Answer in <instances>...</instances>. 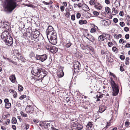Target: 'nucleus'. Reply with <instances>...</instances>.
Masks as SVG:
<instances>
[{
  "label": "nucleus",
  "mask_w": 130,
  "mask_h": 130,
  "mask_svg": "<svg viewBox=\"0 0 130 130\" xmlns=\"http://www.w3.org/2000/svg\"><path fill=\"white\" fill-rule=\"evenodd\" d=\"M34 73L33 74L36 76L39 80H42L44 77L46 75V74L43 71L42 68L36 66L33 67L32 69L31 73Z\"/></svg>",
  "instance_id": "f257e3e1"
},
{
  "label": "nucleus",
  "mask_w": 130,
  "mask_h": 130,
  "mask_svg": "<svg viewBox=\"0 0 130 130\" xmlns=\"http://www.w3.org/2000/svg\"><path fill=\"white\" fill-rule=\"evenodd\" d=\"M5 9L7 11L11 12L16 7L17 3L14 0H5Z\"/></svg>",
  "instance_id": "f03ea898"
},
{
  "label": "nucleus",
  "mask_w": 130,
  "mask_h": 130,
  "mask_svg": "<svg viewBox=\"0 0 130 130\" xmlns=\"http://www.w3.org/2000/svg\"><path fill=\"white\" fill-rule=\"evenodd\" d=\"M30 30L29 32L28 33L26 32H24L23 35V37L25 38V39H27L30 42L33 43H35L37 41L36 40L34 37L33 35V34L32 33H30L29 32L30 31H31L32 30L31 27H29L27 30V32L28 30Z\"/></svg>",
  "instance_id": "7ed1b4c3"
},
{
  "label": "nucleus",
  "mask_w": 130,
  "mask_h": 130,
  "mask_svg": "<svg viewBox=\"0 0 130 130\" xmlns=\"http://www.w3.org/2000/svg\"><path fill=\"white\" fill-rule=\"evenodd\" d=\"M47 37L49 40V38H57V34L54 30L53 27L51 26H49L46 32Z\"/></svg>",
  "instance_id": "20e7f679"
},
{
  "label": "nucleus",
  "mask_w": 130,
  "mask_h": 130,
  "mask_svg": "<svg viewBox=\"0 0 130 130\" xmlns=\"http://www.w3.org/2000/svg\"><path fill=\"white\" fill-rule=\"evenodd\" d=\"M116 82L113 81L112 79L111 81H110L111 87L113 91V96L117 95L119 92L118 85L116 84Z\"/></svg>",
  "instance_id": "39448f33"
},
{
  "label": "nucleus",
  "mask_w": 130,
  "mask_h": 130,
  "mask_svg": "<svg viewBox=\"0 0 130 130\" xmlns=\"http://www.w3.org/2000/svg\"><path fill=\"white\" fill-rule=\"evenodd\" d=\"M47 58V55L46 54H43L42 55L37 54L36 56L35 57L36 60H39L42 62H43Z\"/></svg>",
  "instance_id": "423d86ee"
},
{
  "label": "nucleus",
  "mask_w": 130,
  "mask_h": 130,
  "mask_svg": "<svg viewBox=\"0 0 130 130\" xmlns=\"http://www.w3.org/2000/svg\"><path fill=\"white\" fill-rule=\"evenodd\" d=\"M80 63L78 61H77L74 62V71L75 73H77L80 71Z\"/></svg>",
  "instance_id": "0eeeda50"
},
{
  "label": "nucleus",
  "mask_w": 130,
  "mask_h": 130,
  "mask_svg": "<svg viewBox=\"0 0 130 130\" xmlns=\"http://www.w3.org/2000/svg\"><path fill=\"white\" fill-rule=\"evenodd\" d=\"M6 44L9 46H11L13 43V38L11 37V35L9 37L6 38V40H4Z\"/></svg>",
  "instance_id": "6e6552de"
},
{
  "label": "nucleus",
  "mask_w": 130,
  "mask_h": 130,
  "mask_svg": "<svg viewBox=\"0 0 130 130\" xmlns=\"http://www.w3.org/2000/svg\"><path fill=\"white\" fill-rule=\"evenodd\" d=\"M10 34L7 30H5L2 32L1 35V38L4 40H6V38L9 37Z\"/></svg>",
  "instance_id": "1a4fd4ad"
},
{
  "label": "nucleus",
  "mask_w": 130,
  "mask_h": 130,
  "mask_svg": "<svg viewBox=\"0 0 130 130\" xmlns=\"http://www.w3.org/2000/svg\"><path fill=\"white\" fill-rule=\"evenodd\" d=\"M64 67H60V68L58 70L57 75L58 77L60 78L63 76L64 75V73L63 71Z\"/></svg>",
  "instance_id": "9d476101"
},
{
  "label": "nucleus",
  "mask_w": 130,
  "mask_h": 130,
  "mask_svg": "<svg viewBox=\"0 0 130 130\" xmlns=\"http://www.w3.org/2000/svg\"><path fill=\"white\" fill-rule=\"evenodd\" d=\"M25 110L27 113H32L34 110V108L32 106L28 105L26 107Z\"/></svg>",
  "instance_id": "9b49d317"
},
{
  "label": "nucleus",
  "mask_w": 130,
  "mask_h": 130,
  "mask_svg": "<svg viewBox=\"0 0 130 130\" xmlns=\"http://www.w3.org/2000/svg\"><path fill=\"white\" fill-rule=\"evenodd\" d=\"M104 35L102 34V35L99 36L98 37V42H97V41L95 42V44L97 45H100L101 44V42L104 40Z\"/></svg>",
  "instance_id": "f8f14e48"
},
{
  "label": "nucleus",
  "mask_w": 130,
  "mask_h": 130,
  "mask_svg": "<svg viewBox=\"0 0 130 130\" xmlns=\"http://www.w3.org/2000/svg\"><path fill=\"white\" fill-rule=\"evenodd\" d=\"M49 41L53 45L56 44L57 41V38H49Z\"/></svg>",
  "instance_id": "ddd939ff"
},
{
  "label": "nucleus",
  "mask_w": 130,
  "mask_h": 130,
  "mask_svg": "<svg viewBox=\"0 0 130 130\" xmlns=\"http://www.w3.org/2000/svg\"><path fill=\"white\" fill-rule=\"evenodd\" d=\"M94 7L97 10H101L102 8V5L99 3L96 2L94 6Z\"/></svg>",
  "instance_id": "4468645a"
},
{
  "label": "nucleus",
  "mask_w": 130,
  "mask_h": 130,
  "mask_svg": "<svg viewBox=\"0 0 130 130\" xmlns=\"http://www.w3.org/2000/svg\"><path fill=\"white\" fill-rule=\"evenodd\" d=\"M9 79L12 83H14L17 81V79L14 74H12L9 77Z\"/></svg>",
  "instance_id": "2eb2a0df"
},
{
  "label": "nucleus",
  "mask_w": 130,
  "mask_h": 130,
  "mask_svg": "<svg viewBox=\"0 0 130 130\" xmlns=\"http://www.w3.org/2000/svg\"><path fill=\"white\" fill-rule=\"evenodd\" d=\"M14 55L17 58L21 60H24V58L22 55L18 52L17 53L15 54Z\"/></svg>",
  "instance_id": "dca6fc26"
},
{
  "label": "nucleus",
  "mask_w": 130,
  "mask_h": 130,
  "mask_svg": "<svg viewBox=\"0 0 130 130\" xmlns=\"http://www.w3.org/2000/svg\"><path fill=\"white\" fill-rule=\"evenodd\" d=\"M83 70L88 75H89L90 73V72L92 71L91 69L89 67H87V68L84 67Z\"/></svg>",
  "instance_id": "f3484780"
},
{
  "label": "nucleus",
  "mask_w": 130,
  "mask_h": 130,
  "mask_svg": "<svg viewBox=\"0 0 130 130\" xmlns=\"http://www.w3.org/2000/svg\"><path fill=\"white\" fill-rule=\"evenodd\" d=\"M106 107L104 106L100 105L99 107V111L101 113H102L106 109Z\"/></svg>",
  "instance_id": "a211bd4d"
},
{
  "label": "nucleus",
  "mask_w": 130,
  "mask_h": 130,
  "mask_svg": "<svg viewBox=\"0 0 130 130\" xmlns=\"http://www.w3.org/2000/svg\"><path fill=\"white\" fill-rule=\"evenodd\" d=\"M110 75L112 76L113 77V78H112V77H110V81H111V79H112L115 82H116V81H117V77L113 73H112L110 72Z\"/></svg>",
  "instance_id": "6ab92c4d"
},
{
  "label": "nucleus",
  "mask_w": 130,
  "mask_h": 130,
  "mask_svg": "<svg viewBox=\"0 0 130 130\" xmlns=\"http://www.w3.org/2000/svg\"><path fill=\"white\" fill-rule=\"evenodd\" d=\"M40 34V32L38 30L35 31L34 32L33 35L36 40L37 39L38 37Z\"/></svg>",
  "instance_id": "aec40b11"
},
{
  "label": "nucleus",
  "mask_w": 130,
  "mask_h": 130,
  "mask_svg": "<svg viewBox=\"0 0 130 130\" xmlns=\"http://www.w3.org/2000/svg\"><path fill=\"white\" fill-rule=\"evenodd\" d=\"M83 126L78 123L76 127L73 128V130H80L83 128Z\"/></svg>",
  "instance_id": "412c9836"
},
{
  "label": "nucleus",
  "mask_w": 130,
  "mask_h": 130,
  "mask_svg": "<svg viewBox=\"0 0 130 130\" xmlns=\"http://www.w3.org/2000/svg\"><path fill=\"white\" fill-rule=\"evenodd\" d=\"M58 48L56 47L55 46H52L51 49L50 50V51L51 52L53 53H55L57 52Z\"/></svg>",
  "instance_id": "4be33fe9"
},
{
  "label": "nucleus",
  "mask_w": 130,
  "mask_h": 130,
  "mask_svg": "<svg viewBox=\"0 0 130 130\" xmlns=\"http://www.w3.org/2000/svg\"><path fill=\"white\" fill-rule=\"evenodd\" d=\"M93 123L92 122H89L86 125V127L88 129H89V128H91L92 127L93 125Z\"/></svg>",
  "instance_id": "5701e85b"
},
{
  "label": "nucleus",
  "mask_w": 130,
  "mask_h": 130,
  "mask_svg": "<svg viewBox=\"0 0 130 130\" xmlns=\"http://www.w3.org/2000/svg\"><path fill=\"white\" fill-rule=\"evenodd\" d=\"M110 20H102V22L103 24L104 23L103 25L104 26L108 25L109 24Z\"/></svg>",
  "instance_id": "b1692460"
},
{
  "label": "nucleus",
  "mask_w": 130,
  "mask_h": 130,
  "mask_svg": "<svg viewBox=\"0 0 130 130\" xmlns=\"http://www.w3.org/2000/svg\"><path fill=\"white\" fill-rule=\"evenodd\" d=\"M120 1L116 0L114 3V5L116 8H118L120 6Z\"/></svg>",
  "instance_id": "393cba45"
},
{
  "label": "nucleus",
  "mask_w": 130,
  "mask_h": 130,
  "mask_svg": "<svg viewBox=\"0 0 130 130\" xmlns=\"http://www.w3.org/2000/svg\"><path fill=\"white\" fill-rule=\"evenodd\" d=\"M50 123H46L45 122L43 128L44 129H48V128L50 126Z\"/></svg>",
  "instance_id": "a878e982"
},
{
  "label": "nucleus",
  "mask_w": 130,
  "mask_h": 130,
  "mask_svg": "<svg viewBox=\"0 0 130 130\" xmlns=\"http://www.w3.org/2000/svg\"><path fill=\"white\" fill-rule=\"evenodd\" d=\"M86 38L91 42H93L95 40L94 37L91 35L89 36H87Z\"/></svg>",
  "instance_id": "bb28decb"
},
{
  "label": "nucleus",
  "mask_w": 130,
  "mask_h": 130,
  "mask_svg": "<svg viewBox=\"0 0 130 130\" xmlns=\"http://www.w3.org/2000/svg\"><path fill=\"white\" fill-rule=\"evenodd\" d=\"M112 13L113 15H115L118 13V11L116 8L113 7L112 9Z\"/></svg>",
  "instance_id": "cd10ccee"
},
{
  "label": "nucleus",
  "mask_w": 130,
  "mask_h": 130,
  "mask_svg": "<svg viewBox=\"0 0 130 130\" xmlns=\"http://www.w3.org/2000/svg\"><path fill=\"white\" fill-rule=\"evenodd\" d=\"M102 34L104 35V38L106 40L110 38V35L107 34Z\"/></svg>",
  "instance_id": "c85d7f7f"
},
{
  "label": "nucleus",
  "mask_w": 130,
  "mask_h": 130,
  "mask_svg": "<svg viewBox=\"0 0 130 130\" xmlns=\"http://www.w3.org/2000/svg\"><path fill=\"white\" fill-rule=\"evenodd\" d=\"M86 47L87 49L90 50L93 52H94V49L91 46L87 45L86 46Z\"/></svg>",
  "instance_id": "c756f323"
},
{
  "label": "nucleus",
  "mask_w": 130,
  "mask_h": 130,
  "mask_svg": "<svg viewBox=\"0 0 130 130\" xmlns=\"http://www.w3.org/2000/svg\"><path fill=\"white\" fill-rule=\"evenodd\" d=\"M78 122L77 121L74 122L72 125V129L73 130V128H76V127L77 124H78Z\"/></svg>",
  "instance_id": "7c9ffc66"
},
{
  "label": "nucleus",
  "mask_w": 130,
  "mask_h": 130,
  "mask_svg": "<svg viewBox=\"0 0 130 130\" xmlns=\"http://www.w3.org/2000/svg\"><path fill=\"white\" fill-rule=\"evenodd\" d=\"M87 23V22L86 20H80L79 21V24L81 25L83 24H86Z\"/></svg>",
  "instance_id": "2f4dec72"
},
{
  "label": "nucleus",
  "mask_w": 130,
  "mask_h": 130,
  "mask_svg": "<svg viewBox=\"0 0 130 130\" xmlns=\"http://www.w3.org/2000/svg\"><path fill=\"white\" fill-rule=\"evenodd\" d=\"M115 39H118L119 38H121L122 37V35L121 34H119L117 35V34H114L113 35Z\"/></svg>",
  "instance_id": "473e14b6"
},
{
  "label": "nucleus",
  "mask_w": 130,
  "mask_h": 130,
  "mask_svg": "<svg viewBox=\"0 0 130 130\" xmlns=\"http://www.w3.org/2000/svg\"><path fill=\"white\" fill-rule=\"evenodd\" d=\"M72 43L69 42L66 43L64 45V47L65 48H67L69 47L72 45Z\"/></svg>",
  "instance_id": "72a5a7b5"
},
{
  "label": "nucleus",
  "mask_w": 130,
  "mask_h": 130,
  "mask_svg": "<svg viewBox=\"0 0 130 130\" xmlns=\"http://www.w3.org/2000/svg\"><path fill=\"white\" fill-rule=\"evenodd\" d=\"M89 75H90L89 76L90 77H93L94 79H97L98 78L94 74L92 73L91 71L90 72V74Z\"/></svg>",
  "instance_id": "f704fd0d"
},
{
  "label": "nucleus",
  "mask_w": 130,
  "mask_h": 130,
  "mask_svg": "<svg viewBox=\"0 0 130 130\" xmlns=\"http://www.w3.org/2000/svg\"><path fill=\"white\" fill-rule=\"evenodd\" d=\"M130 124V123L129 122V120H127L125 123V126L127 127H129Z\"/></svg>",
  "instance_id": "c9c22d12"
},
{
  "label": "nucleus",
  "mask_w": 130,
  "mask_h": 130,
  "mask_svg": "<svg viewBox=\"0 0 130 130\" xmlns=\"http://www.w3.org/2000/svg\"><path fill=\"white\" fill-rule=\"evenodd\" d=\"M11 104L9 102L8 103H7L5 104V107L7 109L11 107Z\"/></svg>",
  "instance_id": "e433bc0d"
},
{
  "label": "nucleus",
  "mask_w": 130,
  "mask_h": 130,
  "mask_svg": "<svg viewBox=\"0 0 130 130\" xmlns=\"http://www.w3.org/2000/svg\"><path fill=\"white\" fill-rule=\"evenodd\" d=\"M96 3L95 0H90L89 2V4L91 6H94Z\"/></svg>",
  "instance_id": "4c0bfd02"
},
{
  "label": "nucleus",
  "mask_w": 130,
  "mask_h": 130,
  "mask_svg": "<svg viewBox=\"0 0 130 130\" xmlns=\"http://www.w3.org/2000/svg\"><path fill=\"white\" fill-rule=\"evenodd\" d=\"M18 89L19 91L20 92L22 91L23 89L22 86L20 84H18Z\"/></svg>",
  "instance_id": "58836bf2"
},
{
  "label": "nucleus",
  "mask_w": 130,
  "mask_h": 130,
  "mask_svg": "<svg viewBox=\"0 0 130 130\" xmlns=\"http://www.w3.org/2000/svg\"><path fill=\"white\" fill-rule=\"evenodd\" d=\"M29 56L31 59H32L35 57V54L33 52H31L30 53L29 55Z\"/></svg>",
  "instance_id": "ea45409f"
},
{
  "label": "nucleus",
  "mask_w": 130,
  "mask_h": 130,
  "mask_svg": "<svg viewBox=\"0 0 130 130\" xmlns=\"http://www.w3.org/2000/svg\"><path fill=\"white\" fill-rule=\"evenodd\" d=\"M129 57H126L125 59V64L126 65H128L129 64Z\"/></svg>",
  "instance_id": "a19ab883"
},
{
  "label": "nucleus",
  "mask_w": 130,
  "mask_h": 130,
  "mask_svg": "<svg viewBox=\"0 0 130 130\" xmlns=\"http://www.w3.org/2000/svg\"><path fill=\"white\" fill-rule=\"evenodd\" d=\"M105 11L106 13H108L110 11V9L108 7H106L105 8Z\"/></svg>",
  "instance_id": "79ce46f5"
},
{
  "label": "nucleus",
  "mask_w": 130,
  "mask_h": 130,
  "mask_svg": "<svg viewBox=\"0 0 130 130\" xmlns=\"http://www.w3.org/2000/svg\"><path fill=\"white\" fill-rule=\"evenodd\" d=\"M124 64H121L120 67V70L121 72H123L124 71Z\"/></svg>",
  "instance_id": "37998d69"
},
{
  "label": "nucleus",
  "mask_w": 130,
  "mask_h": 130,
  "mask_svg": "<svg viewBox=\"0 0 130 130\" xmlns=\"http://www.w3.org/2000/svg\"><path fill=\"white\" fill-rule=\"evenodd\" d=\"M112 50L114 52H116V53H118L119 51L118 49L116 47H112Z\"/></svg>",
  "instance_id": "c03bdc74"
},
{
  "label": "nucleus",
  "mask_w": 130,
  "mask_h": 130,
  "mask_svg": "<svg viewBox=\"0 0 130 130\" xmlns=\"http://www.w3.org/2000/svg\"><path fill=\"white\" fill-rule=\"evenodd\" d=\"M11 121L12 124H16L17 122V120L15 117H13L12 118Z\"/></svg>",
  "instance_id": "a18cd8bd"
},
{
  "label": "nucleus",
  "mask_w": 130,
  "mask_h": 130,
  "mask_svg": "<svg viewBox=\"0 0 130 130\" xmlns=\"http://www.w3.org/2000/svg\"><path fill=\"white\" fill-rule=\"evenodd\" d=\"M85 8L83 9V10L86 11H88L90 9L87 5H85Z\"/></svg>",
  "instance_id": "49530a36"
},
{
  "label": "nucleus",
  "mask_w": 130,
  "mask_h": 130,
  "mask_svg": "<svg viewBox=\"0 0 130 130\" xmlns=\"http://www.w3.org/2000/svg\"><path fill=\"white\" fill-rule=\"evenodd\" d=\"M20 113L21 116L24 117H27V114L21 111L20 112Z\"/></svg>",
  "instance_id": "de8ad7c7"
},
{
  "label": "nucleus",
  "mask_w": 130,
  "mask_h": 130,
  "mask_svg": "<svg viewBox=\"0 0 130 130\" xmlns=\"http://www.w3.org/2000/svg\"><path fill=\"white\" fill-rule=\"evenodd\" d=\"M45 121H41L40 122L39 125L43 128L44 127Z\"/></svg>",
  "instance_id": "09e8293b"
},
{
  "label": "nucleus",
  "mask_w": 130,
  "mask_h": 130,
  "mask_svg": "<svg viewBox=\"0 0 130 130\" xmlns=\"http://www.w3.org/2000/svg\"><path fill=\"white\" fill-rule=\"evenodd\" d=\"M96 31L95 27L92 28L90 30V32L91 33L95 32H96Z\"/></svg>",
  "instance_id": "8fccbe9b"
},
{
  "label": "nucleus",
  "mask_w": 130,
  "mask_h": 130,
  "mask_svg": "<svg viewBox=\"0 0 130 130\" xmlns=\"http://www.w3.org/2000/svg\"><path fill=\"white\" fill-rule=\"evenodd\" d=\"M25 5L26 6L34 8L35 6L31 4H25Z\"/></svg>",
  "instance_id": "3c124183"
},
{
  "label": "nucleus",
  "mask_w": 130,
  "mask_h": 130,
  "mask_svg": "<svg viewBox=\"0 0 130 130\" xmlns=\"http://www.w3.org/2000/svg\"><path fill=\"white\" fill-rule=\"evenodd\" d=\"M81 16V13L79 12H77L76 13V17L77 19L79 18Z\"/></svg>",
  "instance_id": "603ef678"
},
{
  "label": "nucleus",
  "mask_w": 130,
  "mask_h": 130,
  "mask_svg": "<svg viewBox=\"0 0 130 130\" xmlns=\"http://www.w3.org/2000/svg\"><path fill=\"white\" fill-rule=\"evenodd\" d=\"M113 44V43L111 42H109L108 43V45L109 47H111Z\"/></svg>",
  "instance_id": "864d4df0"
},
{
  "label": "nucleus",
  "mask_w": 130,
  "mask_h": 130,
  "mask_svg": "<svg viewBox=\"0 0 130 130\" xmlns=\"http://www.w3.org/2000/svg\"><path fill=\"white\" fill-rule=\"evenodd\" d=\"M70 14V12L69 11H67L65 14V15L67 18H68L69 17Z\"/></svg>",
  "instance_id": "5fc2aeb1"
},
{
  "label": "nucleus",
  "mask_w": 130,
  "mask_h": 130,
  "mask_svg": "<svg viewBox=\"0 0 130 130\" xmlns=\"http://www.w3.org/2000/svg\"><path fill=\"white\" fill-rule=\"evenodd\" d=\"M93 14L95 16H98L99 14V13L96 11H94L93 12Z\"/></svg>",
  "instance_id": "6e6d98bb"
},
{
  "label": "nucleus",
  "mask_w": 130,
  "mask_h": 130,
  "mask_svg": "<svg viewBox=\"0 0 130 130\" xmlns=\"http://www.w3.org/2000/svg\"><path fill=\"white\" fill-rule=\"evenodd\" d=\"M26 96L25 95H22L19 97V99L22 100L23 99L25 98H26Z\"/></svg>",
  "instance_id": "4d7b16f0"
},
{
  "label": "nucleus",
  "mask_w": 130,
  "mask_h": 130,
  "mask_svg": "<svg viewBox=\"0 0 130 130\" xmlns=\"http://www.w3.org/2000/svg\"><path fill=\"white\" fill-rule=\"evenodd\" d=\"M111 125V123L110 122H107L105 128H107Z\"/></svg>",
  "instance_id": "13d9d810"
},
{
  "label": "nucleus",
  "mask_w": 130,
  "mask_h": 130,
  "mask_svg": "<svg viewBox=\"0 0 130 130\" xmlns=\"http://www.w3.org/2000/svg\"><path fill=\"white\" fill-rule=\"evenodd\" d=\"M119 24L121 27H123L125 25V24L124 22H120Z\"/></svg>",
  "instance_id": "bf43d9fd"
},
{
  "label": "nucleus",
  "mask_w": 130,
  "mask_h": 130,
  "mask_svg": "<svg viewBox=\"0 0 130 130\" xmlns=\"http://www.w3.org/2000/svg\"><path fill=\"white\" fill-rule=\"evenodd\" d=\"M71 19L72 20L74 21L75 20V16L73 14L71 15Z\"/></svg>",
  "instance_id": "052dcab7"
},
{
  "label": "nucleus",
  "mask_w": 130,
  "mask_h": 130,
  "mask_svg": "<svg viewBox=\"0 0 130 130\" xmlns=\"http://www.w3.org/2000/svg\"><path fill=\"white\" fill-rule=\"evenodd\" d=\"M119 42L120 43H124V40L122 38L120 39L119 41Z\"/></svg>",
  "instance_id": "680f3d73"
},
{
  "label": "nucleus",
  "mask_w": 130,
  "mask_h": 130,
  "mask_svg": "<svg viewBox=\"0 0 130 130\" xmlns=\"http://www.w3.org/2000/svg\"><path fill=\"white\" fill-rule=\"evenodd\" d=\"M71 98L70 97H68L66 98V101L67 102H68L70 101L71 100Z\"/></svg>",
  "instance_id": "e2e57ef3"
},
{
  "label": "nucleus",
  "mask_w": 130,
  "mask_h": 130,
  "mask_svg": "<svg viewBox=\"0 0 130 130\" xmlns=\"http://www.w3.org/2000/svg\"><path fill=\"white\" fill-rule=\"evenodd\" d=\"M13 97L15 98H16L17 96V92L15 91L14 93L13 94Z\"/></svg>",
  "instance_id": "0e129e2a"
},
{
  "label": "nucleus",
  "mask_w": 130,
  "mask_h": 130,
  "mask_svg": "<svg viewBox=\"0 0 130 130\" xmlns=\"http://www.w3.org/2000/svg\"><path fill=\"white\" fill-rule=\"evenodd\" d=\"M120 58L122 60H124L125 59V57L123 55H121L120 56Z\"/></svg>",
  "instance_id": "69168bd1"
},
{
  "label": "nucleus",
  "mask_w": 130,
  "mask_h": 130,
  "mask_svg": "<svg viewBox=\"0 0 130 130\" xmlns=\"http://www.w3.org/2000/svg\"><path fill=\"white\" fill-rule=\"evenodd\" d=\"M64 6H61L60 7V9L61 10V11L62 12H63L64 9Z\"/></svg>",
  "instance_id": "338daca9"
},
{
  "label": "nucleus",
  "mask_w": 130,
  "mask_h": 130,
  "mask_svg": "<svg viewBox=\"0 0 130 130\" xmlns=\"http://www.w3.org/2000/svg\"><path fill=\"white\" fill-rule=\"evenodd\" d=\"M124 30L126 32H127L129 31V28L127 27H125L124 28Z\"/></svg>",
  "instance_id": "774afa93"
}]
</instances>
